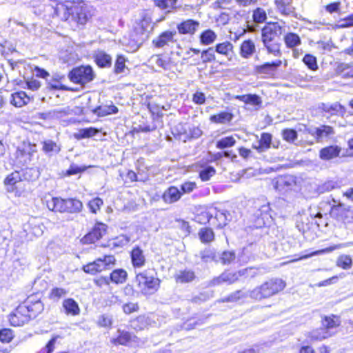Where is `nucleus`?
Returning a JSON list of instances; mask_svg holds the SVG:
<instances>
[{"instance_id": "nucleus-61", "label": "nucleus", "mask_w": 353, "mask_h": 353, "mask_svg": "<svg viewBox=\"0 0 353 353\" xmlns=\"http://www.w3.org/2000/svg\"><path fill=\"white\" fill-rule=\"evenodd\" d=\"M283 140L289 143L294 142L298 137L297 132L294 129L285 128L281 132Z\"/></svg>"}, {"instance_id": "nucleus-32", "label": "nucleus", "mask_w": 353, "mask_h": 353, "mask_svg": "<svg viewBox=\"0 0 353 353\" xmlns=\"http://www.w3.org/2000/svg\"><path fill=\"white\" fill-rule=\"evenodd\" d=\"M176 283H188L194 281L196 278V273L191 269H184L179 272L174 276Z\"/></svg>"}, {"instance_id": "nucleus-22", "label": "nucleus", "mask_w": 353, "mask_h": 353, "mask_svg": "<svg viewBox=\"0 0 353 353\" xmlns=\"http://www.w3.org/2000/svg\"><path fill=\"white\" fill-rule=\"evenodd\" d=\"M199 27V22L196 20L188 19L183 20L176 25V29L180 34L194 35Z\"/></svg>"}, {"instance_id": "nucleus-1", "label": "nucleus", "mask_w": 353, "mask_h": 353, "mask_svg": "<svg viewBox=\"0 0 353 353\" xmlns=\"http://www.w3.org/2000/svg\"><path fill=\"white\" fill-rule=\"evenodd\" d=\"M51 17L67 23L73 30L83 29L92 14L83 0H48Z\"/></svg>"}, {"instance_id": "nucleus-39", "label": "nucleus", "mask_w": 353, "mask_h": 353, "mask_svg": "<svg viewBox=\"0 0 353 353\" xmlns=\"http://www.w3.org/2000/svg\"><path fill=\"white\" fill-rule=\"evenodd\" d=\"M198 236L201 243L208 244L215 239L214 230L210 227H203L199 229Z\"/></svg>"}, {"instance_id": "nucleus-27", "label": "nucleus", "mask_w": 353, "mask_h": 353, "mask_svg": "<svg viewBox=\"0 0 353 353\" xmlns=\"http://www.w3.org/2000/svg\"><path fill=\"white\" fill-rule=\"evenodd\" d=\"M234 117L232 111H220L209 117L211 123L215 124H230Z\"/></svg>"}, {"instance_id": "nucleus-7", "label": "nucleus", "mask_w": 353, "mask_h": 353, "mask_svg": "<svg viewBox=\"0 0 353 353\" xmlns=\"http://www.w3.org/2000/svg\"><path fill=\"white\" fill-rule=\"evenodd\" d=\"M286 286L285 282L280 278H272L254 288L250 296L255 300L269 299L282 292Z\"/></svg>"}, {"instance_id": "nucleus-23", "label": "nucleus", "mask_w": 353, "mask_h": 353, "mask_svg": "<svg viewBox=\"0 0 353 353\" xmlns=\"http://www.w3.org/2000/svg\"><path fill=\"white\" fill-rule=\"evenodd\" d=\"M131 263L134 269L141 268L146 263V259L143 250L139 245L133 247L130 252Z\"/></svg>"}, {"instance_id": "nucleus-4", "label": "nucleus", "mask_w": 353, "mask_h": 353, "mask_svg": "<svg viewBox=\"0 0 353 353\" xmlns=\"http://www.w3.org/2000/svg\"><path fill=\"white\" fill-rule=\"evenodd\" d=\"M133 283L138 294L148 297L159 290L161 280L156 272L148 269L136 273Z\"/></svg>"}, {"instance_id": "nucleus-21", "label": "nucleus", "mask_w": 353, "mask_h": 353, "mask_svg": "<svg viewBox=\"0 0 353 353\" xmlns=\"http://www.w3.org/2000/svg\"><path fill=\"white\" fill-rule=\"evenodd\" d=\"M176 34L174 30H165L161 32L157 38L152 40V44L155 48H161L170 43H174L177 41L175 39Z\"/></svg>"}, {"instance_id": "nucleus-26", "label": "nucleus", "mask_w": 353, "mask_h": 353, "mask_svg": "<svg viewBox=\"0 0 353 353\" xmlns=\"http://www.w3.org/2000/svg\"><path fill=\"white\" fill-rule=\"evenodd\" d=\"M341 148L336 145H330L321 148L319 151V157L322 160L329 161L339 157Z\"/></svg>"}, {"instance_id": "nucleus-40", "label": "nucleus", "mask_w": 353, "mask_h": 353, "mask_svg": "<svg viewBox=\"0 0 353 353\" xmlns=\"http://www.w3.org/2000/svg\"><path fill=\"white\" fill-rule=\"evenodd\" d=\"M276 10L283 15H290L294 12L292 0H275Z\"/></svg>"}, {"instance_id": "nucleus-43", "label": "nucleus", "mask_w": 353, "mask_h": 353, "mask_svg": "<svg viewBox=\"0 0 353 353\" xmlns=\"http://www.w3.org/2000/svg\"><path fill=\"white\" fill-rule=\"evenodd\" d=\"M178 0H154V5L162 10L170 12L177 8Z\"/></svg>"}, {"instance_id": "nucleus-18", "label": "nucleus", "mask_w": 353, "mask_h": 353, "mask_svg": "<svg viewBox=\"0 0 353 353\" xmlns=\"http://www.w3.org/2000/svg\"><path fill=\"white\" fill-rule=\"evenodd\" d=\"M152 314H142L130 320L131 327L136 332L143 331L156 324Z\"/></svg>"}, {"instance_id": "nucleus-31", "label": "nucleus", "mask_w": 353, "mask_h": 353, "mask_svg": "<svg viewBox=\"0 0 353 353\" xmlns=\"http://www.w3.org/2000/svg\"><path fill=\"white\" fill-rule=\"evenodd\" d=\"M62 307L66 315L75 316L81 312L78 303L72 298L64 299L62 302Z\"/></svg>"}, {"instance_id": "nucleus-64", "label": "nucleus", "mask_w": 353, "mask_h": 353, "mask_svg": "<svg viewBox=\"0 0 353 353\" xmlns=\"http://www.w3.org/2000/svg\"><path fill=\"white\" fill-rule=\"evenodd\" d=\"M42 144H43L42 149L45 153H50L52 152H59L60 150V149L57 146V143L52 140L44 141L42 143Z\"/></svg>"}, {"instance_id": "nucleus-38", "label": "nucleus", "mask_w": 353, "mask_h": 353, "mask_svg": "<svg viewBox=\"0 0 353 353\" xmlns=\"http://www.w3.org/2000/svg\"><path fill=\"white\" fill-rule=\"evenodd\" d=\"M245 297L246 293L243 290H236L228 296L218 299L217 303H236Z\"/></svg>"}, {"instance_id": "nucleus-29", "label": "nucleus", "mask_w": 353, "mask_h": 353, "mask_svg": "<svg viewBox=\"0 0 353 353\" xmlns=\"http://www.w3.org/2000/svg\"><path fill=\"white\" fill-rule=\"evenodd\" d=\"M256 52L254 42L250 39H246L241 42L239 46V54L243 59L250 58Z\"/></svg>"}, {"instance_id": "nucleus-28", "label": "nucleus", "mask_w": 353, "mask_h": 353, "mask_svg": "<svg viewBox=\"0 0 353 353\" xmlns=\"http://www.w3.org/2000/svg\"><path fill=\"white\" fill-rule=\"evenodd\" d=\"M334 71L338 76L342 78H353V61L350 63H337Z\"/></svg>"}, {"instance_id": "nucleus-16", "label": "nucleus", "mask_w": 353, "mask_h": 353, "mask_svg": "<svg viewBox=\"0 0 353 353\" xmlns=\"http://www.w3.org/2000/svg\"><path fill=\"white\" fill-rule=\"evenodd\" d=\"M281 59H275L272 61H267L254 67V72L258 75L265 77H274L278 70L282 65Z\"/></svg>"}, {"instance_id": "nucleus-49", "label": "nucleus", "mask_w": 353, "mask_h": 353, "mask_svg": "<svg viewBox=\"0 0 353 353\" xmlns=\"http://www.w3.org/2000/svg\"><path fill=\"white\" fill-rule=\"evenodd\" d=\"M236 141L234 136L230 135L224 137L216 141L215 145L217 149L224 150L225 148H232L234 146Z\"/></svg>"}, {"instance_id": "nucleus-13", "label": "nucleus", "mask_w": 353, "mask_h": 353, "mask_svg": "<svg viewBox=\"0 0 353 353\" xmlns=\"http://www.w3.org/2000/svg\"><path fill=\"white\" fill-rule=\"evenodd\" d=\"M36 151L34 144L23 143L21 147H18L14 153V163L18 166L28 165L32 161V156Z\"/></svg>"}, {"instance_id": "nucleus-55", "label": "nucleus", "mask_w": 353, "mask_h": 353, "mask_svg": "<svg viewBox=\"0 0 353 353\" xmlns=\"http://www.w3.org/2000/svg\"><path fill=\"white\" fill-rule=\"evenodd\" d=\"M236 259V253L232 250H225L222 252L220 257L221 263L224 265H228L233 263Z\"/></svg>"}, {"instance_id": "nucleus-12", "label": "nucleus", "mask_w": 353, "mask_h": 353, "mask_svg": "<svg viewBox=\"0 0 353 353\" xmlns=\"http://www.w3.org/2000/svg\"><path fill=\"white\" fill-rule=\"evenodd\" d=\"M253 267L246 268L238 271H230L225 270L219 276L214 278L211 281V284L214 286H218L223 283L232 285L239 281L240 277L248 276L250 271L254 270Z\"/></svg>"}, {"instance_id": "nucleus-42", "label": "nucleus", "mask_w": 353, "mask_h": 353, "mask_svg": "<svg viewBox=\"0 0 353 353\" xmlns=\"http://www.w3.org/2000/svg\"><path fill=\"white\" fill-rule=\"evenodd\" d=\"M322 323L324 328L329 330L339 327L341 325V319L339 316L331 314L323 317Z\"/></svg>"}, {"instance_id": "nucleus-51", "label": "nucleus", "mask_w": 353, "mask_h": 353, "mask_svg": "<svg viewBox=\"0 0 353 353\" xmlns=\"http://www.w3.org/2000/svg\"><path fill=\"white\" fill-rule=\"evenodd\" d=\"M126 57L123 54H117L114 65V72L115 74H120L124 72L126 68Z\"/></svg>"}, {"instance_id": "nucleus-3", "label": "nucleus", "mask_w": 353, "mask_h": 353, "mask_svg": "<svg viewBox=\"0 0 353 353\" xmlns=\"http://www.w3.org/2000/svg\"><path fill=\"white\" fill-rule=\"evenodd\" d=\"M283 28L278 22L265 23L261 29V41L266 52L274 57H281L283 54L280 37Z\"/></svg>"}, {"instance_id": "nucleus-11", "label": "nucleus", "mask_w": 353, "mask_h": 353, "mask_svg": "<svg viewBox=\"0 0 353 353\" xmlns=\"http://www.w3.org/2000/svg\"><path fill=\"white\" fill-rule=\"evenodd\" d=\"M68 77L73 83L85 86L94 79L95 72L91 65H81L70 70Z\"/></svg>"}, {"instance_id": "nucleus-20", "label": "nucleus", "mask_w": 353, "mask_h": 353, "mask_svg": "<svg viewBox=\"0 0 353 353\" xmlns=\"http://www.w3.org/2000/svg\"><path fill=\"white\" fill-rule=\"evenodd\" d=\"M319 109L323 116L327 119H330L332 116L343 117L346 112L345 106L339 102L332 104L323 103L319 106Z\"/></svg>"}, {"instance_id": "nucleus-8", "label": "nucleus", "mask_w": 353, "mask_h": 353, "mask_svg": "<svg viewBox=\"0 0 353 353\" xmlns=\"http://www.w3.org/2000/svg\"><path fill=\"white\" fill-rule=\"evenodd\" d=\"M214 50L212 48H208L201 52L199 49L190 48L187 51L188 59H191L193 53L194 54H201V61L197 60L194 63L195 65H203L201 70H205L207 68L208 63H212L209 73L210 74H214L220 72V70L218 68V65H221V63L216 61V57L214 53Z\"/></svg>"}, {"instance_id": "nucleus-24", "label": "nucleus", "mask_w": 353, "mask_h": 353, "mask_svg": "<svg viewBox=\"0 0 353 353\" xmlns=\"http://www.w3.org/2000/svg\"><path fill=\"white\" fill-rule=\"evenodd\" d=\"M33 100V97L29 96L25 91L19 90L11 94L10 103L16 108H22Z\"/></svg>"}, {"instance_id": "nucleus-53", "label": "nucleus", "mask_w": 353, "mask_h": 353, "mask_svg": "<svg viewBox=\"0 0 353 353\" xmlns=\"http://www.w3.org/2000/svg\"><path fill=\"white\" fill-rule=\"evenodd\" d=\"M334 132V129L330 125H323L315 130V137L316 139L322 138L323 137H327L333 134Z\"/></svg>"}, {"instance_id": "nucleus-50", "label": "nucleus", "mask_w": 353, "mask_h": 353, "mask_svg": "<svg viewBox=\"0 0 353 353\" xmlns=\"http://www.w3.org/2000/svg\"><path fill=\"white\" fill-rule=\"evenodd\" d=\"M99 132V130L93 127H89L80 129L77 133L74 134V137L78 140H81L85 138L92 137L97 134Z\"/></svg>"}, {"instance_id": "nucleus-30", "label": "nucleus", "mask_w": 353, "mask_h": 353, "mask_svg": "<svg viewBox=\"0 0 353 353\" xmlns=\"http://www.w3.org/2000/svg\"><path fill=\"white\" fill-rule=\"evenodd\" d=\"M93 59L96 65L101 68H110L112 65V57L103 50H97L93 54Z\"/></svg>"}, {"instance_id": "nucleus-15", "label": "nucleus", "mask_w": 353, "mask_h": 353, "mask_svg": "<svg viewBox=\"0 0 353 353\" xmlns=\"http://www.w3.org/2000/svg\"><path fill=\"white\" fill-rule=\"evenodd\" d=\"M25 179L26 177L23 170H14L5 177L3 185L7 192L14 193L16 196L19 197L21 196L23 191L17 188V184Z\"/></svg>"}, {"instance_id": "nucleus-62", "label": "nucleus", "mask_w": 353, "mask_h": 353, "mask_svg": "<svg viewBox=\"0 0 353 353\" xmlns=\"http://www.w3.org/2000/svg\"><path fill=\"white\" fill-rule=\"evenodd\" d=\"M85 170L86 167L85 166H78L74 164H71L67 170L63 172L62 175L63 176H70L72 175L82 173Z\"/></svg>"}, {"instance_id": "nucleus-54", "label": "nucleus", "mask_w": 353, "mask_h": 353, "mask_svg": "<svg viewBox=\"0 0 353 353\" xmlns=\"http://www.w3.org/2000/svg\"><path fill=\"white\" fill-rule=\"evenodd\" d=\"M212 215L206 210H201L198 212L194 216V221L201 225H205L210 222Z\"/></svg>"}, {"instance_id": "nucleus-47", "label": "nucleus", "mask_w": 353, "mask_h": 353, "mask_svg": "<svg viewBox=\"0 0 353 353\" xmlns=\"http://www.w3.org/2000/svg\"><path fill=\"white\" fill-rule=\"evenodd\" d=\"M68 294V290L63 288L54 287L48 293V298L52 302H58Z\"/></svg>"}, {"instance_id": "nucleus-46", "label": "nucleus", "mask_w": 353, "mask_h": 353, "mask_svg": "<svg viewBox=\"0 0 353 353\" xmlns=\"http://www.w3.org/2000/svg\"><path fill=\"white\" fill-rule=\"evenodd\" d=\"M156 63L159 67L165 70H170L175 65L171 57L163 55V54L156 55Z\"/></svg>"}, {"instance_id": "nucleus-2", "label": "nucleus", "mask_w": 353, "mask_h": 353, "mask_svg": "<svg viewBox=\"0 0 353 353\" xmlns=\"http://www.w3.org/2000/svg\"><path fill=\"white\" fill-rule=\"evenodd\" d=\"M44 310V305L37 294L28 296L8 315V321L11 326L20 327L37 318Z\"/></svg>"}, {"instance_id": "nucleus-34", "label": "nucleus", "mask_w": 353, "mask_h": 353, "mask_svg": "<svg viewBox=\"0 0 353 353\" xmlns=\"http://www.w3.org/2000/svg\"><path fill=\"white\" fill-rule=\"evenodd\" d=\"M92 112L98 117H103L110 114L118 113L119 109L112 103L110 105H98L93 109Z\"/></svg>"}, {"instance_id": "nucleus-48", "label": "nucleus", "mask_w": 353, "mask_h": 353, "mask_svg": "<svg viewBox=\"0 0 353 353\" xmlns=\"http://www.w3.org/2000/svg\"><path fill=\"white\" fill-rule=\"evenodd\" d=\"M302 61L310 71L315 72L319 69L317 58L310 53H306L303 56Z\"/></svg>"}, {"instance_id": "nucleus-10", "label": "nucleus", "mask_w": 353, "mask_h": 353, "mask_svg": "<svg viewBox=\"0 0 353 353\" xmlns=\"http://www.w3.org/2000/svg\"><path fill=\"white\" fill-rule=\"evenodd\" d=\"M116 262L114 255L105 254L83 265L81 270L87 274L94 276L108 270L110 266L114 265Z\"/></svg>"}, {"instance_id": "nucleus-33", "label": "nucleus", "mask_w": 353, "mask_h": 353, "mask_svg": "<svg viewBox=\"0 0 353 353\" xmlns=\"http://www.w3.org/2000/svg\"><path fill=\"white\" fill-rule=\"evenodd\" d=\"M234 99L243 102L245 104H250L256 108H260L262 105L261 97L256 94L236 95L234 97Z\"/></svg>"}, {"instance_id": "nucleus-17", "label": "nucleus", "mask_w": 353, "mask_h": 353, "mask_svg": "<svg viewBox=\"0 0 353 353\" xmlns=\"http://www.w3.org/2000/svg\"><path fill=\"white\" fill-rule=\"evenodd\" d=\"M138 341L139 338L135 334L130 331L121 329H118L117 335L110 339V343L114 346L127 347Z\"/></svg>"}, {"instance_id": "nucleus-60", "label": "nucleus", "mask_w": 353, "mask_h": 353, "mask_svg": "<svg viewBox=\"0 0 353 353\" xmlns=\"http://www.w3.org/2000/svg\"><path fill=\"white\" fill-rule=\"evenodd\" d=\"M113 320L110 316L101 314L99 316L97 325L100 327L110 328L112 326Z\"/></svg>"}, {"instance_id": "nucleus-45", "label": "nucleus", "mask_w": 353, "mask_h": 353, "mask_svg": "<svg viewBox=\"0 0 353 353\" xmlns=\"http://www.w3.org/2000/svg\"><path fill=\"white\" fill-rule=\"evenodd\" d=\"M283 41L288 48H293L301 43V40L298 34L288 32L284 35Z\"/></svg>"}, {"instance_id": "nucleus-6", "label": "nucleus", "mask_w": 353, "mask_h": 353, "mask_svg": "<svg viewBox=\"0 0 353 353\" xmlns=\"http://www.w3.org/2000/svg\"><path fill=\"white\" fill-rule=\"evenodd\" d=\"M153 30L152 14L148 10H144L133 25L130 36L139 46L149 39Z\"/></svg>"}, {"instance_id": "nucleus-44", "label": "nucleus", "mask_w": 353, "mask_h": 353, "mask_svg": "<svg viewBox=\"0 0 353 353\" xmlns=\"http://www.w3.org/2000/svg\"><path fill=\"white\" fill-rule=\"evenodd\" d=\"M217 35L214 31L210 29L205 30L200 34V43L205 46H208L214 42Z\"/></svg>"}, {"instance_id": "nucleus-19", "label": "nucleus", "mask_w": 353, "mask_h": 353, "mask_svg": "<svg viewBox=\"0 0 353 353\" xmlns=\"http://www.w3.org/2000/svg\"><path fill=\"white\" fill-rule=\"evenodd\" d=\"M66 77L64 74L55 72L53 74L51 79L47 82V88L50 91L63 90V91H75V89L66 85L64 82Z\"/></svg>"}, {"instance_id": "nucleus-5", "label": "nucleus", "mask_w": 353, "mask_h": 353, "mask_svg": "<svg viewBox=\"0 0 353 353\" xmlns=\"http://www.w3.org/2000/svg\"><path fill=\"white\" fill-rule=\"evenodd\" d=\"M46 206L50 211L61 214H77L83 209V203L79 199L60 196L46 199Z\"/></svg>"}, {"instance_id": "nucleus-25", "label": "nucleus", "mask_w": 353, "mask_h": 353, "mask_svg": "<svg viewBox=\"0 0 353 353\" xmlns=\"http://www.w3.org/2000/svg\"><path fill=\"white\" fill-rule=\"evenodd\" d=\"M183 195L180 190L174 185L168 187L163 192L161 199L164 203L171 204L179 201Z\"/></svg>"}, {"instance_id": "nucleus-63", "label": "nucleus", "mask_w": 353, "mask_h": 353, "mask_svg": "<svg viewBox=\"0 0 353 353\" xmlns=\"http://www.w3.org/2000/svg\"><path fill=\"white\" fill-rule=\"evenodd\" d=\"M14 338L12 330L10 328H3L0 330V341L3 343H10Z\"/></svg>"}, {"instance_id": "nucleus-35", "label": "nucleus", "mask_w": 353, "mask_h": 353, "mask_svg": "<svg viewBox=\"0 0 353 353\" xmlns=\"http://www.w3.org/2000/svg\"><path fill=\"white\" fill-rule=\"evenodd\" d=\"M234 45L229 41L218 43L214 46V51L225 57H231L234 54Z\"/></svg>"}, {"instance_id": "nucleus-37", "label": "nucleus", "mask_w": 353, "mask_h": 353, "mask_svg": "<svg viewBox=\"0 0 353 353\" xmlns=\"http://www.w3.org/2000/svg\"><path fill=\"white\" fill-rule=\"evenodd\" d=\"M272 136L270 133L263 132L259 141L258 145H253V148L258 152H262L268 150L272 144Z\"/></svg>"}, {"instance_id": "nucleus-56", "label": "nucleus", "mask_w": 353, "mask_h": 353, "mask_svg": "<svg viewBox=\"0 0 353 353\" xmlns=\"http://www.w3.org/2000/svg\"><path fill=\"white\" fill-rule=\"evenodd\" d=\"M103 205V201L99 197H95L88 203L89 210L92 214H97Z\"/></svg>"}, {"instance_id": "nucleus-41", "label": "nucleus", "mask_w": 353, "mask_h": 353, "mask_svg": "<svg viewBox=\"0 0 353 353\" xmlns=\"http://www.w3.org/2000/svg\"><path fill=\"white\" fill-rule=\"evenodd\" d=\"M341 248V245H331L330 247H327V248H323L321 250H316V251L312 252L310 253L299 256V257L294 259L291 260L290 261L295 262V261H298L300 260L306 259H308L313 256L319 255V254H324V253L331 252H332L335 250L339 249Z\"/></svg>"}, {"instance_id": "nucleus-57", "label": "nucleus", "mask_w": 353, "mask_h": 353, "mask_svg": "<svg viewBox=\"0 0 353 353\" xmlns=\"http://www.w3.org/2000/svg\"><path fill=\"white\" fill-rule=\"evenodd\" d=\"M336 265L343 270H348L352 266V259L349 255H341L337 259Z\"/></svg>"}, {"instance_id": "nucleus-59", "label": "nucleus", "mask_w": 353, "mask_h": 353, "mask_svg": "<svg viewBox=\"0 0 353 353\" xmlns=\"http://www.w3.org/2000/svg\"><path fill=\"white\" fill-rule=\"evenodd\" d=\"M253 21L256 23H262L267 19V14L265 10L261 8H256L252 13Z\"/></svg>"}, {"instance_id": "nucleus-36", "label": "nucleus", "mask_w": 353, "mask_h": 353, "mask_svg": "<svg viewBox=\"0 0 353 353\" xmlns=\"http://www.w3.org/2000/svg\"><path fill=\"white\" fill-rule=\"evenodd\" d=\"M128 277L127 271L123 268H117L111 272L110 274V281L116 284L120 285L125 283Z\"/></svg>"}, {"instance_id": "nucleus-52", "label": "nucleus", "mask_w": 353, "mask_h": 353, "mask_svg": "<svg viewBox=\"0 0 353 353\" xmlns=\"http://www.w3.org/2000/svg\"><path fill=\"white\" fill-rule=\"evenodd\" d=\"M122 311L126 315L137 313L140 310L139 304L137 302L128 301L122 305Z\"/></svg>"}, {"instance_id": "nucleus-14", "label": "nucleus", "mask_w": 353, "mask_h": 353, "mask_svg": "<svg viewBox=\"0 0 353 353\" xmlns=\"http://www.w3.org/2000/svg\"><path fill=\"white\" fill-rule=\"evenodd\" d=\"M108 225L102 222L97 221L92 228L81 238V242L84 245H90L99 241L107 233Z\"/></svg>"}, {"instance_id": "nucleus-9", "label": "nucleus", "mask_w": 353, "mask_h": 353, "mask_svg": "<svg viewBox=\"0 0 353 353\" xmlns=\"http://www.w3.org/2000/svg\"><path fill=\"white\" fill-rule=\"evenodd\" d=\"M329 216L333 221L341 225L347 226L353 224V207L339 202L331 205Z\"/></svg>"}, {"instance_id": "nucleus-58", "label": "nucleus", "mask_w": 353, "mask_h": 353, "mask_svg": "<svg viewBox=\"0 0 353 353\" xmlns=\"http://www.w3.org/2000/svg\"><path fill=\"white\" fill-rule=\"evenodd\" d=\"M215 168L211 165H208L199 172V176L202 181H207L210 180L212 176L215 175Z\"/></svg>"}]
</instances>
